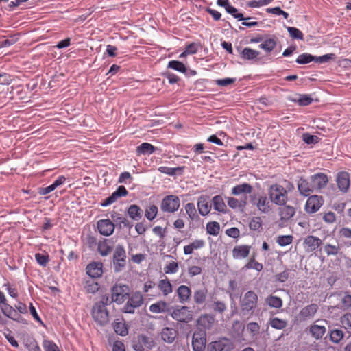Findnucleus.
<instances>
[{
  "instance_id": "f257e3e1",
  "label": "nucleus",
  "mask_w": 351,
  "mask_h": 351,
  "mask_svg": "<svg viewBox=\"0 0 351 351\" xmlns=\"http://www.w3.org/2000/svg\"><path fill=\"white\" fill-rule=\"evenodd\" d=\"M285 186L280 184H272L269 190L268 194L270 200L276 205H284L288 200V193L291 191L294 186L292 183L285 181Z\"/></svg>"
},
{
  "instance_id": "f03ea898",
  "label": "nucleus",
  "mask_w": 351,
  "mask_h": 351,
  "mask_svg": "<svg viewBox=\"0 0 351 351\" xmlns=\"http://www.w3.org/2000/svg\"><path fill=\"white\" fill-rule=\"evenodd\" d=\"M258 296L253 291H248L241 298L240 306L242 315H252L256 307Z\"/></svg>"
},
{
  "instance_id": "7ed1b4c3",
  "label": "nucleus",
  "mask_w": 351,
  "mask_h": 351,
  "mask_svg": "<svg viewBox=\"0 0 351 351\" xmlns=\"http://www.w3.org/2000/svg\"><path fill=\"white\" fill-rule=\"evenodd\" d=\"M130 291L126 285L115 284L111 289V302L123 304L129 297Z\"/></svg>"
},
{
  "instance_id": "20e7f679",
  "label": "nucleus",
  "mask_w": 351,
  "mask_h": 351,
  "mask_svg": "<svg viewBox=\"0 0 351 351\" xmlns=\"http://www.w3.org/2000/svg\"><path fill=\"white\" fill-rule=\"evenodd\" d=\"M128 301L122 308L125 313H134L136 308L143 303V295L139 291H134L129 294Z\"/></svg>"
},
{
  "instance_id": "39448f33",
  "label": "nucleus",
  "mask_w": 351,
  "mask_h": 351,
  "mask_svg": "<svg viewBox=\"0 0 351 351\" xmlns=\"http://www.w3.org/2000/svg\"><path fill=\"white\" fill-rule=\"evenodd\" d=\"M92 316L99 325L104 326L107 324L109 314L106 304L102 302L96 303L92 310Z\"/></svg>"
},
{
  "instance_id": "423d86ee",
  "label": "nucleus",
  "mask_w": 351,
  "mask_h": 351,
  "mask_svg": "<svg viewBox=\"0 0 351 351\" xmlns=\"http://www.w3.org/2000/svg\"><path fill=\"white\" fill-rule=\"evenodd\" d=\"M180 206V198L176 195H169L162 199L160 209L164 213H173L179 209Z\"/></svg>"
},
{
  "instance_id": "0eeeda50",
  "label": "nucleus",
  "mask_w": 351,
  "mask_h": 351,
  "mask_svg": "<svg viewBox=\"0 0 351 351\" xmlns=\"http://www.w3.org/2000/svg\"><path fill=\"white\" fill-rule=\"evenodd\" d=\"M265 194L258 195L252 199V202L255 205L259 212L268 214L271 211L272 204Z\"/></svg>"
},
{
  "instance_id": "6e6552de",
  "label": "nucleus",
  "mask_w": 351,
  "mask_h": 351,
  "mask_svg": "<svg viewBox=\"0 0 351 351\" xmlns=\"http://www.w3.org/2000/svg\"><path fill=\"white\" fill-rule=\"evenodd\" d=\"M206 332L199 330L195 331L192 337V347L193 351H204L206 348Z\"/></svg>"
},
{
  "instance_id": "1a4fd4ad",
  "label": "nucleus",
  "mask_w": 351,
  "mask_h": 351,
  "mask_svg": "<svg viewBox=\"0 0 351 351\" xmlns=\"http://www.w3.org/2000/svg\"><path fill=\"white\" fill-rule=\"evenodd\" d=\"M173 319L180 322H189L193 319V313L187 306L178 308L171 313Z\"/></svg>"
},
{
  "instance_id": "9d476101",
  "label": "nucleus",
  "mask_w": 351,
  "mask_h": 351,
  "mask_svg": "<svg viewBox=\"0 0 351 351\" xmlns=\"http://www.w3.org/2000/svg\"><path fill=\"white\" fill-rule=\"evenodd\" d=\"M126 254L124 247L118 245L113 254V263L116 265V270L119 271L125 264Z\"/></svg>"
},
{
  "instance_id": "9b49d317",
  "label": "nucleus",
  "mask_w": 351,
  "mask_h": 351,
  "mask_svg": "<svg viewBox=\"0 0 351 351\" xmlns=\"http://www.w3.org/2000/svg\"><path fill=\"white\" fill-rule=\"evenodd\" d=\"M322 204V197L318 195L310 196L305 204V210L308 213H315L319 210Z\"/></svg>"
},
{
  "instance_id": "f8f14e48",
  "label": "nucleus",
  "mask_w": 351,
  "mask_h": 351,
  "mask_svg": "<svg viewBox=\"0 0 351 351\" xmlns=\"http://www.w3.org/2000/svg\"><path fill=\"white\" fill-rule=\"evenodd\" d=\"M278 208V215L280 217V221L283 225L291 219L295 214V208L293 206L289 205H280Z\"/></svg>"
},
{
  "instance_id": "ddd939ff",
  "label": "nucleus",
  "mask_w": 351,
  "mask_h": 351,
  "mask_svg": "<svg viewBox=\"0 0 351 351\" xmlns=\"http://www.w3.org/2000/svg\"><path fill=\"white\" fill-rule=\"evenodd\" d=\"M215 323V317L210 314H203L197 319V326L204 332L206 330L211 329Z\"/></svg>"
},
{
  "instance_id": "4468645a",
  "label": "nucleus",
  "mask_w": 351,
  "mask_h": 351,
  "mask_svg": "<svg viewBox=\"0 0 351 351\" xmlns=\"http://www.w3.org/2000/svg\"><path fill=\"white\" fill-rule=\"evenodd\" d=\"M99 232L104 236H110L114 231V224L110 219H101L97 223Z\"/></svg>"
},
{
  "instance_id": "2eb2a0df",
  "label": "nucleus",
  "mask_w": 351,
  "mask_h": 351,
  "mask_svg": "<svg viewBox=\"0 0 351 351\" xmlns=\"http://www.w3.org/2000/svg\"><path fill=\"white\" fill-rule=\"evenodd\" d=\"M128 194V192L125 187L122 185L119 186L110 196H109L103 202L101 203V206L104 207L109 206L115 202L118 198L125 197Z\"/></svg>"
},
{
  "instance_id": "dca6fc26",
  "label": "nucleus",
  "mask_w": 351,
  "mask_h": 351,
  "mask_svg": "<svg viewBox=\"0 0 351 351\" xmlns=\"http://www.w3.org/2000/svg\"><path fill=\"white\" fill-rule=\"evenodd\" d=\"M318 309L319 306L317 304H311L303 307L299 313L300 319L306 321L313 318Z\"/></svg>"
},
{
  "instance_id": "f3484780",
  "label": "nucleus",
  "mask_w": 351,
  "mask_h": 351,
  "mask_svg": "<svg viewBox=\"0 0 351 351\" xmlns=\"http://www.w3.org/2000/svg\"><path fill=\"white\" fill-rule=\"evenodd\" d=\"M322 244V240L315 236L308 235L304 241L303 245L305 251L307 252H312L317 250Z\"/></svg>"
},
{
  "instance_id": "a211bd4d",
  "label": "nucleus",
  "mask_w": 351,
  "mask_h": 351,
  "mask_svg": "<svg viewBox=\"0 0 351 351\" xmlns=\"http://www.w3.org/2000/svg\"><path fill=\"white\" fill-rule=\"evenodd\" d=\"M112 247V240L102 238L98 241L97 250L101 256H106L111 253Z\"/></svg>"
},
{
  "instance_id": "6ab92c4d",
  "label": "nucleus",
  "mask_w": 351,
  "mask_h": 351,
  "mask_svg": "<svg viewBox=\"0 0 351 351\" xmlns=\"http://www.w3.org/2000/svg\"><path fill=\"white\" fill-rule=\"evenodd\" d=\"M337 184L339 189L346 192L350 187V180L349 173L346 171L339 172L337 176Z\"/></svg>"
},
{
  "instance_id": "aec40b11",
  "label": "nucleus",
  "mask_w": 351,
  "mask_h": 351,
  "mask_svg": "<svg viewBox=\"0 0 351 351\" xmlns=\"http://www.w3.org/2000/svg\"><path fill=\"white\" fill-rule=\"evenodd\" d=\"M311 180L314 189L317 190L324 188L328 182L327 176L323 173L313 175L311 177Z\"/></svg>"
},
{
  "instance_id": "412c9836",
  "label": "nucleus",
  "mask_w": 351,
  "mask_h": 351,
  "mask_svg": "<svg viewBox=\"0 0 351 351\" xmlns=\"http://www.w3.org/2000/svg\"><path fill=\"white\" fill-rule=\"evenodd\" d=\"M103 264L100 262H92L86 268V274L93 278L100 277L103 274Z\"/></svg>"
},
{
  "instance_id": "4be33fe9",
  "label": "nucleus",
  "mask_w": 351,
  "mask_h": 351,
  "mask_svg": "<svg viewBox=\"0 0 351 351\" xmlns=\"http://www.w3.org/2000/svg\"><path fill=\"white\" fill-rule=\"evenodd\" d=\"M251 250V246L248 245H236L232 251V257L234 259H243L247 258Z\"/></svg>"
},
{
  "instance_id": "5701e85b",
  "label": "nucleus",
  "mask_w": 351,
  "mask_h": 351,
  "mask_svg": "<svg viewBox=\"0 0 351 351\" xmlns=\"http://www.w3.org/2000/svg\"><path fill=\"white\" fill-rule=\"evenodd\" d=\"M1 311L6 317L18 322H22L23 318L21 316V315L17 312V311L15 308H14L10 305L5 304L1 307Z\"/></svg>"
},
{
  "instance_id": "b1692460",
  "label": "nucleus",
  "mask_w": 351,
  "mask_h": 351,
  "mask_svg": "<svg viewBox=\"0 0 351 351\" xmlns=\"http://www.w3.org/2000/svg\"><path fill=\"white\" fill-rule=\"evenodd\" d=\"M114 332L119 335L125 336L128 334V328L123 317L117 318L112 323Z\"/></svg>"
},
{
  "instance_id": "393cba45",
  "label": "nucleus",
  "mask_w": 351,
  "mask_h": 351,
  "mask_svg": "<svg viewBox=\"0 0 351 351\" xmlns=\"http://www.w3.org/2000/svg\"><path fill=\"white\" fill-rule=\"evenodd\" d=\"M298 189L300 194L304 196H308L314 191L312 182L309 183L307 180L300 178L298 182Z\"/></svg>"
},
{
  "instance_id": "a878e982",
  "label": "nucleus",
  "mask_w": 351,
  "mask_h": 351,
  "mask_svg": "<svg viewBox=\"0 0 351 351\" xmlns=\"http://www.w3.org/2000/svg\"><path fill=\"white\" fill-rule=\"evenodd\" d=\"M160 335L165 342L171 343L178 336V332L174 328L166 327L162 330Z\"/></svg>"
},
{
  "instance_id": "bb28decb",
  "label": "nucleus",
  "mask_w": 351,
  "mask_h": 351,
  "mask_svg": "<svg viewBox=\"0 0 351 351\" xmlns=\"http://www.w3.org/2000/svg\"><path fill=\"white\" fill-rule=\"evenodd\" d=\"M212 204L208 202L206 197H200L197 202V208L199 213L202 216H206L209 214L211 210Z\"/></svg>"
},
{
  "instance_id": "cd10ccee",
  "label": "nucleus",
  "mask_w": 351,
  "mask_h": 351,
  "mask_svg": "<svg viewBox=\"0 0 351 351\" xmlns=\"http://www.w3.org/2000/svg\"><path fill=\"white\" fill-rule=\"evenodd\" d=\"M158 289L161 291L163 296H167L173 292V286L170 280L165 277L158 281L157 285Z\"/></svg>"
},
{
  "instance_id": "c85d7f7f",
  "label": "nucleus",
  "mask_w": 351,
  "mask_h": 351,
  "mask_svg": "<svg viewBox=\"0 0 351 351\" xmlns=\"http://www.w3.org/2000/svg\"><path fill=\"white\" fill-rule=\"evenodd\" d=\"M253 188L248 183H243L234 186L231 190V194L233 195H239L241 194H250Z\"/></svg>"
},
{
  "instance_id": "c756f323",
  "label": "nucleus",
  "mask_w": 351,
  "mask_h": 351,
  "mask_svg": "<svg viewBox=\"0 0 351 351\" xmlns=\"http://www.w3.org/2000/svg\"><path fill=\"white\" fill-rule=\"evenodd\" d=\"M212 204L215 210L221 213L228 212L227 206L221 195L214 196L212 199Z\"/></svg>"
},
{
  "instance_id": "7c9ffc66",
  "label": "nucleus",
  "mask_w": 351,
  "mask_h": 351,
  "mask_svg": "<svg viewBox=\"0 0 351 351\" xmlns=\"http://www.w3.org/2000/svg\"><path fill=\"white\" fill-rule=\"evenodd\" d=\"M177 294L180 302H186L191 296V290L186 285H180L177 289Z\"/></svg>"
},
{
  "instance_id": "2f4dec72",
  "label": "nucleus",
  "mask_w": 351,
  "mask_h": 351,
  "mask_svg": "<svg viewBox=\"0 0 351 351\" xmlns=\"http://www.w3.org/2000/svg\"><path fill=\"white\" fill-rule=\"evenodd\" d=\"M260 52L250 47H245L240 53V56L245 60H258Z\"/></svg>"
},
{
  "instance_id": "473e14b6",
  "label": "nucleus",
  "mask_w": 351,
  "mask_h": 351,
  "mask_svg": "<svg viewBox=\"0 0 351 351\" xmlns=\"http://www.w3.org/2000/svg\"><path fill=\"white\" fill-rule=\"evenodd\" d=\"M208 294L206 288L197 289L193 293L194 302L197 305H201L205 302Z\"/></svg>"
},
{
  "instance_id": "72a5a7b5",
  "label": "nucleus",
  "mask_w": 351,
  "mask_h": 351,
  "mask_svg": "<svg viewBox=\"0 0 351 351\" xmlns=\"http://www.w3.org/2000/svg\"><path fill=\"white\" fill-rule=\"evenodd\" d=\"M326 328L324 326L313 324L309 328V332L315 339H321L326 333Z\"/></svg>"
},
{
  "instance_id": "f704fd0d",
  "label": "nucleus",
  "mask_w": 351,
  "mask_h": 351,
  "mask_svg": "<svg viewBox=\"0 0 351 351\" xmlns=\"http://www.w3.org/2000/svg\"><path fill=\"white\" fill-rule=\"evenodd\" d=\"M127 213L132 219L136 221L141 219L143 215V210L136 204L130 205L128 208Z\"/></svg>"
},
{
  "instance_id": "c9c22d12",
  "label": "nucleus",
  "mask_w": 351,
  "mask_h": 351,
  "mask_svg": "<svg viewBox=\"0 0 351 351\" xmlns=\"http://www.w3.org/2000/svg\"><path fill=\"white\" fill-rule=\"evenodd\" d=\"M156 147L149 143H143L136 147L138 154H151L154 152Z\"/></svg>"
},
{
  "instance_id": "e433bc0d",
  "label": "nucleus",
  "mask_w": 351,
  "mask_h": 351,
  "mask_svg": "<svg viewBox=\"0 0 351 351\" xmlns=\"http://www.w3.org/2000/svg\"><path fill=\"white\" fill-rule=\"evenodd\" d=\"M266 304L271 308H280L282 306V300L280 298L270 295L265 299Z\"/></svg>"
},
{
  "instance_id": "4c0bfd02",
  "label": "nucleus",
  "mask_w": 351,
  "mask_h": 351,
  "mask_svg": "<svg viewBox=\"0 0 351 351\" xmlns=\"http://www.w3.org/2000/svg\"><path fill=\"white\" fill-rule=\"evenodd\" d=\"M226 199H227L228 206L232 209H236V208L243 209L246 205L245 199L239 201L237 198L231 197H227Z\"/></svg>"
},
{
  "instance_id": "58836bf2",
  "label": "nucleus",
  "mask_w": 351,
  "mask_h": 351,
  "mask_svg": "<svg viewBox=\"0 0 351 351\" xmlns=\"http://www.w3.org/2000/svg\"><path fill=\"white\" fill-rule=\"evenodd\" d=\"M206 232L213 236H217L220 232V224L217 221H210L206 224Z\"/></svg>"
},
{
  "instance_id": "ea45409f",
  "label": "nucleus",
  "mask_w": 351,
  "mask_h": 351,
  "mask_svg": "<svg viewBox=\"0 0 351 351\" xmlns=\"http://www.w3.org/2000/svg\"><path fill=\"white\" fill-rule=\"evenodd\" d=\"M344 333L340 329H333L330 332V339L334 343H339L343 339Z\"/></svg>"
},
{
  "instance_id": "a19ab883",
  "label": "nucleus",
  "mask_w": 351,
  "mask_h": 351,
  "mask_svg": "<svg viewBox=\"0 0 351 351\" xmlns=\"http://www.w3.org/2000/svg\"><path fill=\"white\" fill-rule=\"evenodd\" d=\"M276 42L273 38H268L265 40L260 45L259 47L265 50L267 53H270L276 47Z\"/></svg>"
},
{
  "instance_id": "79ce46f5",
  "label": "nucleus",
  "mask_w": 351,
  "mask_h": 351,
  "mask_svg": "<svg viewBox=\"0 0 351 351\" xmlns=\"http://www.w3.org/2000/svg\"><path fill=\"white\" fill-rule=\"evenodd\" d=\"M269 324L275 329L282 330L287 327V322L286 320L274 317L269 319Z\"/></svg>"
},
{
  "instance_id": "37998d69",
  "label": "nucleus",
  "mask_w": 351,
  "mask_h": 351,
  "mask_svg": "<svg viewBox=\"0 0 351 351\" xmlns=\"http://www.w3.org/2000/svg\"><path fill=\"white\" fill-rule=\"evenodd\" d=\"M179 265L178 263L174 261H172L168 263L164 267V272L165 274H174L178 271Z\"/></svg>"
},
{
  "instance_id": "c03bdc74",
  "label": "nucleus",
  "mask_w": 351,
  "mask_h": 351,
  "mask_svg": "<svg viewBox=\"0 0 351 351\" xmlns=\"http://www.w3.org/2000/svg\"><path fill=\"white\" fill-rule=\"evenodd\" d=\"M110 217L114 221L120 225L123 224L124 226H128L129 225L128 220L125 217H124L121 214L116 211H112L110 213Z\"/></svg>"
},
{
  "instance_id": "a18cd8bd",
  "label": "nucleus",
  "mask_w": 351,
  "mask_h": 351,
  "mask_svg": "<svg viewBox=\"0 0 351 351\" xmlns=\"http://www.w3.org/2000/svg\"><path fill=\"white\" fill-rule=\"evenodd\" d=\"M184 169V167H178L176 168L169 167L166 166L160 167L158 170L162 173L173 176L178 171H182Z\"/></svg>"
},
{
  "instance_id": "49530a36",
  "label": "nucleus",
  "mask_w": 351,
  "mask_h": 351,
  "mask_svg": "<svg viewBox=\"0 0 351 351\" xmlns=\"http://www.w3.org/2000/svg\"><path fill=\"white\" fill-rule=\"evenodd\" d=\"M168 68H171L181 73H186V71L185 65L182 62L178 60H171L169 62Z\"/></svg>"
},
{
  "instance_id": "de8ad7c7",
  "label": "nucleus",
  "mask_w": 351,
  "mask_h": 351,
  "mask_svg": "<svg viewBox=\"0 0 351 351\" xmlns=\"http://www.w3.org/2000/svg\"><path fill=\"white\" fill-rule=\"evenodd\" d=\"M166 307H167L166 302L160 301V302L151 304L149 306V311L152 313H160L164 312Z\"/></svg>"
},
{
  "instance_id": "09e8293b",
  "label": "nucleus",
  "mask_w": 351,
  "mask_h": 351,
  "mask_svg": "<svg viewBox=\"0 0 351 351\" xmlns=\"http://www.w3.org/2000/svg\"><path fill=\"white\" fill-rule=\"evenodd\" d=\"M157 213L158 207L155 205H151L146 208L145 216L148 220L152 221L156 218Z\"/></svg>"
},
{
  "instance_id": "8fccbe9b",
  "label": "nucleus",
  "mask_w": 351,
  "mask_h": 351,
  "mask_svg": "<svg viewBox=\"0 0 351 351\" xmlns=\"http://www.w3.org/2000/svg\"><path fill=\"white\" fill-rule=\"evenodd\" d=\"M249 228L251 230H260L262 228V220L259 217H254L249 223Z\"/></svg>"
},
{
  "instance_id": "3c124183",
  "label": "nucleus",
  "mask_w": 351,
  "mask_h": 351,
  "mask_svg": "<svg viewBox=\"0 0 351 351\" xmlns=\"http://www.w3.org/2000/svg\"><path fill=\"white\" fill-rule=\"evenodd\" d=\"M237 9L231 5L226 8V12L232 15L235 19H239V21H247L250 19V17L245 18L243 14L237 13Z\"/></svg>"
},
{
  "instance_id": "603ef678",
  "label": "nucleus",
  "mask_w": 351,
  "mask_h": 351,
  "mask_svg": "<svg viewBox=\"0 0 351 351\" xmlns=\"http://www.w3.org/2000/svg\"><path fill=\"white\" fill-rule=\"evenodd\" d=\"M245 267L246 269H253L256 270L257 271H260L263 269V266L261 263L256 261L254 256H253L245 264Z\"/></svg>"
},
{
  "instance_id": "864d4df0",
  "label": "nucleus",
  "mask_w": 351,
  "mask_h": 351,
  "mask_svg": "<svg viewBox=\"0 0 351 351\" xmlns=\"http://www.w3.org/2000/svg\"><path fill=\"white\" fill-rule=\"evenodd\" d=\"M287 29L289 34V36L297 40H303L304 35L302 32L296 27H287Z\"/></svg>"
},
{
  "instance_id": "5fc2aeb1",
  "label": "nucleus",
  "mask_w": 351,
  "mask_h": 351,
  "mask_svg": "<svg viewBox=\"0 0 351 351\" xmlns=\"http://www.w3.org/2000/svg\"><path fill=\"white\" fill-rule=\"evenodd\" d=\"M315 56L311 54L304 53L300 54L296 59V62L300 64H308L312 61H314Z\"/></svg>"
},
{
  "instance_id": "6e6d98bb",
  "label": "nucleus",
  "mask_w": 351,
  "mask_h": 351,
  "mask_svg": "<svg viewBox=\"0 0 351 351\" xmlns=\"http://www.w3.org/2000/svg\"><path fill=\"white\" fill-rule=\"evenodd\" d=\"M84 288L87 293H95L99 291V285L97 282L93 280H88L86 282Z\"/></svg>"
},
{
  "instance_id": "4d7b16f0",
  "label": "nucleus",
  "mask_w": 351,
  "mask_h": 351,
  "mask_svg": "<svg viewBox=\"0 0 351 351\" xmlns=\"http://www.w3.org/2000/svg\"><path fill=\"white\" fill-rule=\"evenodd\" d=\"M293 237L292 235L278 236L276 239V242L280 246H286L293 242Z\"/></svg>"
},
{
  "instance_id": "13d9d810",
  "label": "nucleus",
  "mask_w": 351,
  "mask_h": 351,
  "mask_svg": "<svg viewBox=\"0 0 351 351\" xmlns=\"http://www.w3.org/2000/svg\"><path fill=\"white\" fill-rule=\"evenodd\" d=\"M185 210L189 218L194 220L197 217V210L193 203H187L185 205Z\"/></svg>"
},
{
  "instance_id": "bf43d9fd",
  "label": "nucleus",
  "mask_w": 351,
  "mask_h": 351,
  "mask_svg": "<svg viewBox=\"0 0 351 351\" xmlns=\"http://www.w3.org/2000/svg\"><path fill=\"white\" fill-rule=\"evenodd\" d=\"M35 258L37 263L43 267H45L49 261V256L47 254L36 253Z\"/></svg>"
},
{
  "instance_id": "052dcab7",
  "label": "nucleus",
  "mask_w": 351,
  "mask_h": 351,
  "mask_svg": "<svg viewBox=\"0 0 351 351\" xmlns=\"http://www.w3.org/2000/svg\"><path fill=\"white\" fill-rule=\"evenodd\" d=\"M225 344L221 341L211 342L208 346V351H223Z\"/></svg>"
},
{
  "instance_id": "680f3d73",
  "label": "nucleus",
  "mask_w": 351,
  "mask_h": 351,
  "mask_svg": "<svg viewBox=\"0 0 351 351\" xmlns=\"http://www.w3.org/2000/svg\"><path fill=\"white\" fill-rule=\"evenodd\" d=\"M343 327L346 330H351V313L344 314L340 319Z\"/></svg>"
},
{
  "instance_id": "e2e57ef3",
  "label": "nucleus",
  "mask_w": 351,
  "mask_h": 351,
  "mask_svg": "<svg viewBox=\"0 0 351 351\" xmlns=\"http://www.w3.org/2000/svg\"><path fill=\"white\" fill-rule=\"evenodd\" d=\"M339 247L338 245H333L331 244H326L324 246V252L327 256H335L338 254Z\"/></svg>"
},
{
  "instance_id": "0e129e2a",
  "label": "nucleus",
  "mask_w": 351,
  "mask_h": 351,
  "mask_svg": "<svg viewBox=\"0 0 351 351\" xmlns=\"http://www.w3.org/2000/svg\"><path fill=\"white\" fill-rule=\"evenodd\" d=\"M202 270V267L198 265H189L187 268L188 274L190 277L200 275Z\"/></svg>"
},
{
  "instance_id": "69168bd1",
  "label": "nucleus",
  "mask_w": 351,
  "mask_h": 351,
  "mask_svg": "<svg viewBox=\"0 0 351 351\" xmlns=\"http://www.w3.org/2000/svg\"><path fill=\"white\" fill-rule=\"evenodd\" d=\"M43 346L45 351H60L57 345L50 340H44Z\"/></svg>"
},
{
  "instance_id": "338daca9",
  "label": "nucleus",
  "mask_w": 351,
  "mask_h": 351,
  "mask_svg": "<svg viewBox=\"0 0 351 351\" xmlns=\"http://www.w3.org/2000/svg\"><path fill=\"white\" fill-rule=\"evenodd\" d=\"M247 330L252 336H256L260 330V326L256 322H250L247 325Z\"/></svg>"
},
{
  "instance_id": "774afa93",
  "label": "nucleus",
  "mask_w": 351,
  "mask_h": 351,
  "mask_svg": "<svg viewBox=\"0 0 351 351\" xmlns=\"http://www.w3.org/2000/svg\"><path fill=\"white\" fill-rule=\"evenodd\" d=\"M341 304L344 310L351 309V295L346 293L341 299Z\"/></svg>"
}]
</instances>
